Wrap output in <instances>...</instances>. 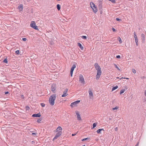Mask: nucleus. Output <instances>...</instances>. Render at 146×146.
<instances>
[{
    "label": "nucleus",
    "mask_w": 146,
    "mask_h": 146,
    "mask_svg": "<svg viewBox=\"0 0 146 146\" xmlns=\"http://www.w3.org/2000/svg\"><path fill=\"white\" fill-rule=\"evenodd\" d=\"M94 66L95 69L97 70V73L96 77V80H98L100 77L102 72L100 66L97 63H95Z\"/></svg>",
    "instance_id": "f257e3e1"
},
{
    "label": "nucleus",
    "mask_w": 146,
    "mask_h": 146,
    "mask_svg": "<svg viewBox=\"0 0 146 146\" xmlns=\"http://www.w3.org/2000/svg\"><path fill=\"white\" fill-rule=\"evenodd\" d=\"M56 95L55 94H54L51 96L49 99V101L50 104L52 106H53L54 104V101L56 99Z\"/></svg>",
    "instance_id": "f03ea898"
},
{
    "label": "nucleus",
    "mask_w": 146,
    "mask_h": 146,
    "mask_svg": "<svg viewBox=\"0 0 146 146\" xmlns=\"http://www.w3.org/2000/svg\"><path fill=\"white\" fill-rule=\"evenodd\" d=\"M90 7L92 8L93 12L95 13L97 12L98 10L97 7L92 2H90Z\"/></svg>",
    "instance_id": "7ed1b4c3"
},
{
    "label": "nucleus",
    "mask_w": 146,
    "mask_h": 146,
    "mask_svg": "<svg viewBox=\"0 0 146 146\" xmlns=\"http://www.w3.org/2000/svg\"><path fill=\"white\" fill-rule=\"evenodd\" d=\"M79 81L82 84L84 85L85 84V80L82 74H80L79 76Z\"/></svg>",
    "instance_id": "20e7f679"
},
{
    "label": "nucleus",
    "mask_w": 146,
    "mask_h": 146,
    "mask_svg": "<svg viewBox=\"0 0 146 146\" xmlns=\"http://www.w3.org/2000/svg\"><path fill=\"white\" fill-rule=\"evenodd\" d=\"M56 84H53L51 85V90L53 93H55L56 92Z\"/></svg>",
    "instance_id": "39448f33"
},
{
    "label": "nucleus",
    "mask_w": 146,
    "mask_h": 146,
    "mask_svg": "<svg viewBox=\"0 0 146 146\" xmlns=\"http://www.w3.org/2000/svg\"><path fill=\"white\" fill-rule=\"evenodd\" d=\"M31 27L35 30H38V27L36 25V24L34 21H32L31 24Z\"/></svg>",
    "instance_id": "423d86ee"
},
{
    "label": "nucleus",
    "mask_w": 146,
    "mask_h": 146,
    "mask_svg": "<svg viewBox=\"0 0 146 146\" xmlns=\"http://www.w3.org/2000/svg\"><path fill=\"white\" fill-rule=\"evenodd\" d=\"M80 102V100H77L73 102L70 105V106L72 107L76 106H77V104H79Z\"/></svg>",
    "instance_id": "0eeeda50"
},
{
    "label": "nucleus",
    "mask_w": 146,
    "mask_h": 146,
    "mask_svg": "<svg viewBox=\"0 0 146 146\" xmlns=\"http://www.w3.org/2000/svg\"><path fill=\"white\" fill-rule=\"evenodd\" d=\"M76 115L77 117L78 120L79 121L81 120L82 119L81 117L80 112L78 111H75Z\"/></svg>",
    "instance_id": "6e6552de"
},
{
    "label": "nucleus",
    "mask_w": 146,
    "mask_h": 146,
    "mask_svg": "<svg viewBox=\"0 0 146 146\" xmlns=\"http://www.w3.org/2000/svg\"><path fill=\"white\" fill-rule=\"evenodd\" d=\"M57 133L55 135L54 138L53 139V140H54L56 139L58 137H59L62 134V131H59V132H57Z\"/></svg>",
    "instance_id": "1a4fd4ad"
},
{
    "label": "nucleus",
    "mask_w": 146,
    "mask_h": 146,
    "mask_svg": "<svg viewBox=\"0 0 146 146\" xmlns=\"http://www.w3.org/2000/svg\"><path fill=\"white\" fill-rule=\"evenodd\" d=\"M76 65L75 64H74L73 66H72L71 70H70V74L71 75V77L72 76V74L73 73V72L74 71V69L76 68Z\"/></svg>",
    "instance_id": "9d476101"
},
{
    "label": "nucleus",
    "mask_w": 146,
    "mask_h": 146,
    "mask_svg": "<svg viewBox=\"0 0 146 146\" xmlns=\"http://www.w3.org/2000/svg\"><path fill=\"white\" fill-rule=\"evenodd\" d=\"M89 93L90 98H92L93 97V93L92 90L90 89L89 90Z\"/></svg>",
    "instance_id": "9b49d317"
},
{
    "label": "nucleus",
    "mask_w": 146,
    "mask_h": 146,
    "mask_svg": "<svg viewBox=\"0 0 146 146\" xmlns=\"http://www.w3.org/2000/svg\"><path fill=\"white\" fill-rule=\"evenodd\" d=\"M40 116L41 115L40 113H38L36 114H34L32 115V117H40Z\"/></svg>",
    "instance_id": "f8f14e48"
},
{
    "label": "nucleus",
    "mask_w": 146,
    "mask_h": 146,
    "mask_svg": "<svg viewBox=\"0 0 146 146\" xmlns=\"http://www.w3.org/2000/svg\"><path fill=\"white\" fill-rule=\"evenodd\" d=\"M62 128L60 127H57L56 130V132H59V131H62Z\"/></svg>",
    "instance_id": "ddd939ff"
},
{
    "label": "nucleus",
    "mask_w": 146,
    "mask_h": 146,
    "mask_svg": "<svg viewBox=\"0 0 146 146\" xmlns=\"http://www.w3.org/2000/svg\"><path fill=\"white\" fill-rule=\"evenodd\" d=\"M77 45L79 47L81 50H83L84 47L80 43H78Z\"/></svg>",
    "instance_id": "4468645a"
},
{
    "label": "nucleus",
    "mask_w": 146,
    "mask_h": 146,
    "mask_svg": "<svg viewBox=\"0 0 146 146\" xmlns=\"http://www.w3.org/2000/svg\"><path fill=\"white\" fill-rule=\"evenodd\" d=\"M101 131H104V130L103 129H99L97 131V132L98 133H100Z\"/></svg>",
    "instance_id": "2eb2a0df"
},
{
    "label": "nucleus",
    "mask_w": 146,
    "mask_h": 146,
    "mask_svg": "<svg viewBox=\"0 0 146 146\" xmlns=\"http://www.w3.org/2000/svg\"><path fill=\"white\" fill-rule=\"evenodd\" d=\"M118 88V86H115L114 87H113V88H112V91H113L114 90H115L117 89Z\"/></svg>",
    "instance_id": "dca6fc26"
},
{
    "label": "nucleus",
    "mask_w": 146,
    "mask_h": 146,
    "mask_svg": "<svg viewBox=\"0 0 146 146\" xmlns=\"http://www.w3.org/2000/svg\"><path fill=\"white\" fill-rule=\"evenodd\" d=\"M119 107L117 106H115L114 108H112V110H116L118 109Z\"/></svg>",
    "instance_id": "f3484780"
},
{
    "label": "nucleus",
    "mask_w": 146,
    "mask_h": 146,
    "mask_svg": "<svg viewBox=\"0 0 146 146\" xmlns=\"http://www.w3.org/2000/svg\"><path fill=\"white\" fill-rule=\"evenodd\" d=\"M57 8L58 10L59 11L60 9V6L59 4H57Z\"/></svg>",
    "instance_id": "a211bd4d"
},
{
    "label": "nucleus",
    "mask_w": 146,
    "mask_h": 146,
    "mask_svg": "<svg viewBox=\"0 0 146 146\" xmlns=\"http://www.w3.org/2000/svg\"><path fill=\"white\" fill-rule=\"evenodd\" d=\"M134 37L135 38V40L136 39H138L137 36L136 34V33L135 32L134 33Z\"/></svg>",
    "instance_id": "6ab92c4d"
},
{
    "label": "nucleus",
    "mask_w": 146,
    "mask_h": 146,
    "mask_svg": "<svg viewBox=\"0 0 146 146\" xmlns=\"http://www.w3.org/2000/svg\"><path fill=\"white\" fill-rule=\"evenodd\" d=\"M97 124V123H94L93 124V128H95Z\"/></svg>",
    "instance_id": "aec40b11"
},
{
    "label": "nucleus",
    "mask_w": 146,
    "mask_h": 146,
    "mask_svg": "<svg viewBox=\"0 0 146 146\" xmlns=\"http://www.w3.org/2000/svg\"><path fill=\"white\" fill-rule=\"evenodd\" d=\"M18 8L19 9H20V8H21V9H23V5L22 4H21L19 5V6L18 7Z\"/></svg>",
    "instance_id": "412c9836"
},
{
    "label": "nucleus",
    "mask_w": 146,
    "mask_h": 146,
    "mask_svg": "<svg viewBox=\"0 0 146 146\" xmlns=\"http://www.w3.org/2000/svg\"><path fill=\"white\" fill-rule=\"evenodd\" d=\"M125 91V90H124V89L121 90L120 92V94H121L123 93Z\"/></svg>",
    "instance_id": "4be33fe9"
},
{
    "label": "nucleus",
    "mask_w": 146,
    "mask_h": 146,
    "mask_svg": "<svg viewBox=\"0 0 146 146\" xmlns=\"http://www.w3.org/2000/svg\"><path fill=\"white\" fill-rule=\"evenodd\" d=\"M25 109L26 110H29L30 109V108L28 106H26Z\"/></svg>",
    "instance_id": "5701e85b"
},
{
    "label": "nucleus",
    "mask_w": 146,
    "mask_h": 146,
    "mask_svg": "<svg viewBox=\"0 0 146 146\" xmlns=\"http://www.w3.org/2000/svg\"><path fill=\"white\" fill-rule=\"evenodd\" d=\"M135 40V42L136 43V45H137V46H138V39H136Z\"/></svg>",
    "instance_id": "b1692460"
},
{
    "label": "nucleus",
    "mask_w": 146,
    "mask_h": 146,
    "mask_svg": "<svg viewBox=\"0 0 146 146\" xmlns=\"http://www.w3.org/2000/svg\"><path fill=\"white\" fill-rule=\"evenodd\" d=\"M118 40L120 43H121L122 42V41L121 40V38L120 37H119L118 38Z\"/></svg>",
    "instance_id": "393cba45"
},
{
    "label": "nucleus",
    "mask_w": 146,
    "mask_h": 146,
    "mask_svg": "<svg viewBox=\"0 0 146 146\" xmlns=\"http://www.w3.org/2000/svg\"><path fill=\"white\" fill-rule=\"evenodd\" d=\"M90 139V138L88 137H87L86 138L84 139H82V141H84L86 140H89Z\"/></svg>",
    "instance_id": "a878e982"
},
{
    "label": "nucleus",
    "mask_w": 146,
    "mask_h": 146,
    "mask_svg": "<svg viewBox=\"0 0 146 146\" xmlns=\"http://www.w3.org/2000/svg\"><path fill=\"white\" fill-rule=\"evenodd\" d=\"M42 120V119H37V122L38 123H40V121Z\"/></svg>",
    "instance_id": "bb28decb"
},
{
    "label": "nucleus",
    "mask_w": 146,
    "mask_h": 146,
    "mask_svg": "<svg viewBox=\"0 0 146 146\" xmlns=\"http://www.w3.org/2000/svg\"><path fill=\"white\" fill-rule=\"evenodd\" d=\"M81 37L82 38L84 39H86L87 38V37L85 36H82Z\"/></svg>",
    "instance_id": "cd10ccee"
},
{
    "label": "nucleus",
    "mask_w": 146,
    "mask_h": 146,
    "mask_svg": "<svg viewBox=\"0 0 146 146\" xmlns=\"http://www.w3.org/2000/svg\"><path fill=\"white\" fill-rule=\"evenodd\" d=\"M3 62H5V63H7L8 62V61H7V59L6 58V59H4V60H3Z\"/></svg>",
    "instance_id": "c85d7f7f"
},
{
    "label": "nucleus",
    "mask_w": 146,
    "mask_h": 146,
    "mask_svg": "<svg viewBox=\"0 0 146 146\" xmlns=\"http://www.w3.org/2000/svg\"><path fill=\"white\" fill-rule=\"evenodd\" d=\"M114 65L115 67L117 69H118L119 70H120L119 68L117 67V65L116 64H114Z\"/></svg>",
    "instance_id": "c756f323"
},
{
    "label": "nucleus",
    "mask_w": 146,
    "mask_h": 146,
    "mask_svg": "<svg viewBox=\"0 0 146 146\" xmlns=\"http://www.w3.org/2000/svg\"><path fill=\"white\" fill-rule=\"evenodd\" d=\"M108 1L111 2L113 3H115V0H108Z\"/></svg>",
    "instance_id": "7c9ffc66"
},
{
    "label": "nucleus",
    "mask_w": 146,
    "mask_h": 146,
    "mask_svg": "<svg viewBox=\"0 0 146 146\" xmlns=\"http://www.w3.org/2000/svg\"><path fill=\"white\" fill-rule=\"evenodd\" d=\"M15 52L17 54H18L19 53V50H16Z\"/></svg>",
    "instance_id": "2f4dec72"
},
{
    "label": "nucleus",
    "mask_w": 146,
    "mask_h": 146,
    "mask_svg": "<svg viewBox=\"0 0 146 146\" xmlns=\"http://www.w3.org/2000/svg\"><path fill=\"white\" fill-rule=\"evenodd\" d=\"M40 104L42 107H44L45 106V104L43 103H41Z\"/></svg>",
    "instance_id": "473e14b6"
},
{
    "label": "nucleus",
    "mask_w": 146,
    "mask_h": 146,
    "mask_svg": "<svg viewBox=\"0 0 146 146\" xmlns=\"http://www.w3.org/2000/svg\"><path fill=\"white\" fill-rule=\"evenodd\" d=\"M132 71H133V72L134 73V74H135V73H136V70H135V69H132Z\"/></svg>",
    "instance_id": "72a5a7b5"
},
{
    "label": "nucleus",
    "mask_w": 146,
    "mask_h": 146,
    "mask_svg": "<svg viewBox=\"0 0 146 146\" xmlns=\"http://www.w3.org/2000/svg\"><path fill=\"white\" fill-rule=\"evenodd\" d=\"M116 20L117 21H121V19H120L118 18H116Z\"/></svg>",
    "instance_id": "f704fd0d"
},
{
    "label": "nucleus",
    "mask_w": 146,
    "mask_h": 146,
    "mask_svg": "<svg viewBox=\"0 0 146 146\" xmlns=\"http://www.w3.org/2000/svg\"><path fill=\"white\" fill-rule=\"evenodd\" d=\"M22 40L24 41H26L27 40V39L26 38H23Z\"/></svg>",
    "instance_id": "c9c22d12"
},
{
    "label": "nucleus",
    "mask_w": 146,
    "mask_h": 146,
    "mask_svg": "<svg viewBox=\"0 0 146 146\" xmlns=\"http://www.w3.org/2000/svg\"><path fill=\"white\" fill-rule=\"evenodd\" d=\"M37 134V133H32V135H36Z\"/></svg>",
    "instance_id": "e433bc0d"
},
{
    "label": "nucleus",
    "mask_w": 146,
    "mask_h": 146,
    "mask_svg": "<svg viewBox=\"0 0 146 146\" xmlns=\"http://www.w3.org/2000/svg\"><path fill=\"white\" fill-rule=\"evenodd\" d=\"M123 78L126 79H127V80H128L129 79V78H125V77H124V78L122 77L121 78H120V79L121 80V79H123Z\"/></svg>",
    "instance_id": "4c0bfd02"
},
{
    "label": "nucleus",
    "mask_w": 146,
    "mask_h": 146,
    "mask_svg": "<svg viewBox=\"0 0 146 146\" xmlns=\"http://www.w3.org/2000/svg\"><path fill=\"white\" fill-rule=\"evenodd\" d=\"M112 30L113 32H115L116 31V30L113 28H112Z\"/></svg>",
    "instance_id": "58836bf2"
},
{
    "label": "nucleus",
    "mask_w": 146,
    "mask_h": 146,
    "mask_svg": "<svg viewBox=\"0 0 146 146\" xmlns=\"http://www.w3.org/2000/svg\"><path fill=\"white\" fill-rule=\"evenodd\" d=\"M116 58H120V55H117L116 56Z\"/></svg>",
    "instance_id": "ea45409f"
},
{
    "label": "nucleus",
    "mask_w": 146,
    "mask_h": 146,
    "mask_svg": "<svg viewBox=\"0 0 146 146\" xmlns=\"http://www.w3.org/2000/svg\"><path fill=\"white\" fill-rule=\"evenodd\" d=\"M21 97L23 98L24 99V96L23 95H21Z\"/></svg>",
    "instance_id": "a19ab883"
},
{
    "label": "nucleus",
    "mask_w": 146,
    "mask_h": 146,
    "mask_svg": "<svg viewBox=\"0 0 146 146\" xmlns=\"http://www.w3.org/2000/svg\"><path fill=\"white\" fill-rule=\"evenodd\" d=\"M115 131H117L118 130V128L117 127H116L115 129Z\"/></svg>",
    "instance_id": "79ce46f5"
},
{
    "label": "nucleus",
    "mask_w": 146,
    "mask_h": 146,
    "mask_svg": "<svg viewBox=\"0 0 146 146\" xmlns=\"http://www.w3.org/2000/svg\"><path fill=\"white\" fill-rule=\"evenodd\" d=\"M139 142H138L135 146H139Z\"/></svg>",
    "instance_id": "37998d69"
},
{
    "label": "nucleus",
    "mask_w": 146,
    "mask_h": 146,
    "mask_svg": "<svg viewBox=\"0 0 146 146\" xmlns=\"http://www.w3.org/2000/svg\"><path fill=\"white\" fill-rule=\"evenodd\" d=\"M68 94L66 93H64V97L67 96Z\"/></svg>",
    "instance_id": "c03bdc74"
},
{
    "label": "nucleus",
    "mask_w": 146,
    "mask_h": 146,
    "mask_svg": "<svg viewBox=\"0 0 146 146\" xmlns=\"http://www.w3.org/2000/svg\"><path fill=\"white\" fill-rule=\"evenodd\" d=\"M9 92H6L5 93V94H9Z\"/></svg>",
    "instance_id": "a18cd8bd"
},
{
    "label": "nucleus",
    "mask_w": 146,
    "mask_h": 146,
    "mask_svg": "<svg viewBox=\"0 0 146 146\" xmlns=\"http://www.w3.org/2000/svg\"><path fill=\"white\" fill-rule=\"evenodd\" d=\"M76 135V134H72V136H74L75 135Z\"/></svg>",
    "instance_id": "49530a36"
},
{
    "label": "nucleus",
    "mask_w": 146,
    "mask_h": 146,
    "mask_svg": "<svg viewBox=\"0 0 146 146\" xmlns=\"http://www.w3.org/2000/svg\"><path fill=\"white\" fill-rule=\"evenodd\" d=\"M145 95L146 96V90L145 91Z\"/></svg>",
    "instance_id": "de8ad7c7"
},
{
    "label": "nucleus",
    "mask_w": 146,
    "mask_h": 146,
    "mask_svg": "<svg viewBox=\"0 0 146 146\" xmlns=\"http://www.w3.org/2000/svg\"><path fill=\"white\" fill-rule=\"evenodd\" d=\"M35 143V142L34 141H32V144H34Z\"/></svg>",
    "instance_id": "09e8293b"
},
{
    "label": "nucleus",
    "mask_w": 146,
    "mask_h": 146,
    "mask_svg": "<svg viewBox=\"0 0 146 146\" xmlns=\"http://www.w3.org/2000/svg\"><path fill=\"white\" fill-rule=\"evenodd\" d=\"M62 97H64V93L62 95Z\"/></svg>",
    "instance_id": "8fccbe9b"
},
{
    "label": "nucleus",
    "mask_w": 146,
    "mask_h": 146,
    "mask_svg": "<svg viewBox=\"0 0 146 146\" xmlns=\"http://www.w3.org/2000/svg\"><path fill=\"white\" fill-rule=\"evenodd\" d=\"M143 35H144L143 34H142V36H143Z\"/></svg>",
    "instance_id": "3c124183"
},
{
    "label": "nucleus",
    "mask_w": 146,
    "mask_h": 146,
    "mask_svg": "<svg viewBox=\"0 0 146 146\" xmlns=\"http://www.w3.org/2000/svg\"><path fill=\"white\" fill-rule=\"evenodd\" d=\"M82 146H85V145H82Z\"/></svg>",
    "instance_id": "603ef678"
},
{
    "label": "nucleus",
    "mask_w": 146,
    "mask_h": 146,
    "mask_svg": "<svg viewBox=\"0 0 146 146\" xmlns=\"http://www.w3.org/2000/svg\"><path fill=\"white\" fill-rule=\"evenodd\" d=\"M119 78L118 77H117V78Z\"/></svg>",
    "instance_id": "864d4df0"
},
{
    "label": "nucleus",
    "mask_w": 146,
    "mask_h": 146,
    "mask_svg": "<svg viewBox=\"0 0 146 146\" xmlns=\"http://www.w3.org/2000/svg\"><path fill=\"white\" fill-rule=\"evenodd\" d=\"M68 91V90L67 89H66V92H67Z\"/></svg>",
    "instance_id": "5fc2aeb1"
},
{
    "label": "nucleus",
    "mask_w": 146,
    "mask_h": 146,
    "mask_svg": "<svg viewBox=\"0 0 146 146\" xmlns=\"http://www.w3.org/2000/svg\"><path fill=\"white\" fill-rule=\"evenodd\" d=\"M51 44L52 45V43H51Z\"/></svg>",
    "instance_id": "6e6d98bb"
}]
</instances>
